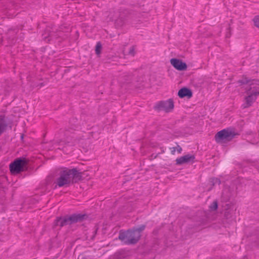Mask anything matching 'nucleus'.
I'll list each match as a JSON object with an SVG mask.
<instances>
[{
    "label": "nucleus",
    "mask_w": 259,
    "mask_h": 259,
    "mask_svg": "<svg viewBox=\"0 0 259 259\" xmlns=\"http://www.w3.org/2000/svg\"><path fill=\"white\" fill-rule=\"evenodd\" d=\"M83 172L79 171L76 168H64L59 172L56 184L59 187L69 186L83 180Z\"/></svg>",
    "instance_id": "obj_1"
},
{
    "label": "nucleus",
    "mask_w": 259,
    "mask_h": 259,
    "mask_svg": "<svg viewBox=\"0 0 259 259\" xmlns=\"http://www.w3.org/2000/svg\"><path fill=\"white\" fill-rule=\"evenodd\" d=\"M218 207V201L217 200L213 201V202L210 205L209 208L211 211H214L217 209Z\"/></svg>",
    "instance_id": "obj_18"
},
{
    "label": "nucleus",
    "mask_w": 259,
    "mask_h": 259,
    "mask_svg": "<svg viewBox=\"0 0 259 259\" xmlns=\"http://www.w3.org/2000/svg\"><path fill=\"white\" fill-rule=\"evenodd\" d=\"M77 122V119L76 118H73L72 120H70L69 122L70 126L68 127V128L66 131L65 134L67 135V132H71L72 133L73 131L76 130L79 126L77 124H75V123Z\"/></svg>",
    "instance_id": "obj_13"
},
{
    "label": "nucleus",
    "mask_w": 259,
    "mask_h": 259,
    "mask_svg": "<svg viewBox=\"0 0 259 259\" xmlns=\"http://www.w3.org/2000/svg\"><path fill=\"white\" fill-rule=\"evenodd\" d=\"M210 182L213 186L215 185H219L221 183V180L219 179L216 178H213L210 179Z\"/></svg>",
    "instance_id": "obj_19"
},
{
    "label": "nucleus",
    "mask_w": 259,
    "mask_h": 259,
    "mask_svg": "<svg viewBox=\"0 0 259 259\" xmlns=\"http://www.w3.org/2000/svg\"><path fill=\"white\" fill-rule=\"evenodd\" d=\"M135 48L134 46H132L130 48L128 54L134 56L135 55Z\"/></svg>",
    "instance_id": "obj_21"
},
{
    "label": "nucleus",
    "mask_w": 259,
    "mask_h": 259,
    "mask_svg": "<svg viewBox=\"0 0 259 259\" xmlns=\"http://www.w3.org/2000/svg\"><path fill=\"white\" fill-rule=\"evenodd\" d=\"M102 48V47L101 43L100 41L98 42L96 44L95 49V52L97 55L100 54L101 52Z\"/></svg>",
    "instance_id": "obj_17"
},
{
    "label": "nucleus",
    "mask_w": 259,
    "mask_h": 259,
    "mask_svg": "<svg viewBox=\"0 0 259 259\" xmlns=\"http://www.w3.org/2000/svg\"><path fill=\"white\" fill-rule=\"evenodd\" d=\"M172 149H173V150H171V153H172V154H174L175 152V151H176V148L174 147Z\"/></svg>",
    "instance_id": "obj_26"
},
{
    "label": "nucleus",
    "mask_w": 259,
    "mask_h": 259,
    "mask_svg": "<svg viewBox=\"0 0 259 259\" xmlns=\"http://www.w3.org/2000/svg\"><path fill=\"white\" fill-rule=\"evenodd\" d=\"M247 96L245 97L244 103L242 105V109H245L250 107L256 100L257 96L259 95V89H255L251 90V87L246 91Z\"/></svg>",
    "instance_id": "obj_6"
},
{
    "label": "nucleus",
    "mask_w": 259,
    "mask_h": 259,
    "mask_svg": "<svg viewBox=\"0 0 259 259\" xmlns=\"http://www.w3.org/2000/svg\"><path fill=\"white\" fill-rule=\"evenodd\" d=\"M87 218V215L85 214L81 213H74L64 217L57 218L54 222V227H62L68 225L82 222Z\"/></svg>",
    "instance_id": "obj_3"
},
{
    "label": "nucleus",
    "mask_w": 259,
    "mask_h": 259,
    "mask_svg": "<svg viewBox=\"0 0 259 259\" xmlns=\"http://www.w3.org/2000/svg\"><path fill=\"white\" fill-rule=\"evenodd\" d=\"M195 157L194 155L187 154L178 158L176 161L177 165H182L184 163L194 162Z\"/></svg>",
    "instance_id": "obj_9"
},
{
    "label": "nucleus",
    "mask_w": 259,
    "mask_h": 259,
    "mask_svg": "<svg viewBox=\"0 0 259 259\" xmlns=\"http://www.w3.org/2000/svg\"><path fill=\"white\" fill-rule=\"evenodd\" d=\"M172 149H173V150H171V153H172V154H174L175 152V151H176V148L174 147Z\"/></svg>",
    "instance_id": "obj_27"
},
{
    "label": "nucleus",
    "mask_w": 259,
    "mask_h": 259,
    "mask_svg": "<svg viewBox=\"0 0 259 259\" xmlns=\"http://www.w3.org/2000/svg\"><path fill=\"white\" fill-rule=\"evenodd\" d=\"M170 62L172 66L178 70L184 71L187 69V65L186 63L180 59L172 58L170 59Z\"/></svg>",
    "instance_id": "obj_8"
},
{
    "label": "nucleus",
    "mask_w": 259,
    "mask_h": 259,
    "mask_svg": "<svg viewBox=\"0 0 259 259\" xmlns=\"http://www.w3.org/2000/svg\"><path fill=\"white\" fill-rule=\"evenodd\" d=\"M250 82V81L249 79H248L246 77L243 78L242 79L239 80L238 81V82L241 84H247ZM251 82L250 83V85H253L254 84L259 85V80L253 79L251 81Z\"/></svg>",
    "instance_id": "obj_14"
},
{
    "label": "nucleus",
    "mask_w": 259,
    "mask_h": 259,
    "mask_svg": "<svg viewBox=\"0 0 259 259\" xmlns=\"http://www.w3.org/2000/svg\"><path fill=\"white\" fill-rule=\"evenodd\" d=\"M125 77H127V78L125 79L127 81H131L132 80V75L131 74H129L125 76Z\"/></svg>",
    "instance_id": "obj_23"
},
{
    "label": "nucleus",
    "mask_w": 259,
    "mask_h": 259,
    "mask_svg": "<svg viewBox=\"0 0 259 259\" xmlns=\"http://www.w3.org/2000/svg\"><path fill=\"white\" fill-rule=\"evenodd\" d=\"M80 140V138H78L76 136H73L71 137V139L69 140L68 138H67V143L69 144L70 146H74L77 143H78Z\"/></svg>",
    "instance_id": "obj_15"
},
{
    "label": "nucleus",
    "mask_w": 259,
    "mask_h": 259,
    "mask_svg": "<svg viewBox=\"0 0 259 259\" xmlns=\"http://www.w3.org/2000/svg\"><path fill=\"white\" fill-rule=\"evenodd\" d=\"M17 29H10L9 30V33H12L13 34H15L17 33Z\"/></svg>",
    "instance_id": "obj_22"
},
{
    "label": "nucleus",
    "mask_w": 259,
    "mask_h": 259,
    "mask_svg": "<svg viewBox=\"0 0 259 259\" xmlns=\"http://www.w3.org/2000/svg\"><path fill=\"white\" fill-rule=\"evenodd\" d=\"M23 138V135H22V136H21V138L22 139Z\"/></svg>",
    "instance_id": "obj_28"
},
{
    "label": "nucleus",
    "mask_w": 259,
    "mask_h": 259,
    "mask_svg": "<svg viewBox=\"0 0 259 259\" xmlns=\"http://www.w3.org/2000/svg\"><path fill=\"white\" fill-rule=\"evenodd\" d=\"M174 107V101L172 99L166 101L158 102L154 106V109L157 110H164L166 112L171 111Z\"/></svg>",
    "instance_id": "obj_7"
},
{
    "label": "nucleus",
    "mask_w": 259,
    "mask_h": 259,
    "mask_svg": "<svg viewBox=\"0 0 259 259\" xmlns=\"http://www.w3.org/2000/svg\"><path fill=\"white\" fill-rule=\"evenodd\" d=\"M238 134L234 130L227 128L224 129L219 132L215 136V139L217 142L222 141H230Z\"/></svg>",
    "instance_id": "obj_5"
},
{
    "label": "nucleus",
    "mask_w": 259,
    "mask_h": 259,
    "mask_svg": "<svg viewBox=\"0 0 259 259\" xmlns=\"http://www.w3.org/2000/svg\"><path fill=\"white\" fill-rule=\"evenodd\" d=\"M146 225H141L126 231L120 230L118 238L126 245L136 244L141 237V233L145 229Z\"/></svg>",
    "instance_id": "obj_2"
},
{
    "label": "nucleus",
    "mask_w": 259,
    "mask_h": 259,
    "mask_svg": "<svg viewBox=\"0 0 259 259\" xmlns=\"http://www.w3.org/2000/svg\"><path fill=\"white\" fill-rule=\"evenodd\" d=\"M28 161L23 157L16 159L10 165V170L12 174L16 175L27 169Z\"/></svg>",
    "instance_id": "obj_4"
},
{
    "label": "nucleus",
    "mask_w": 259,
    "mask_h": 259,
    "mask_svg": "<svg viewBox=\"0 0 259 259\" xmlns=\"http://www.w3.org/2000/svg\"><path fill=\"white\" fill-rule=\"evenodd\" d=\"M8 124L4 115H0V136L5 132Z\"/></svg>",
    "instance_id": "obj_12"
},
{
    "label": "nucleus",
    "mask_w": 259,
    "mask_h": 259,
    "mask_svg": "<svg viewBox=\"0 0 259 259\" xmlns=\"http://www.w3.org/2000/svg\"><path fill=\"white\" fill-rule=\"evenodd\" d=\"M254 25L259 28V15L256 16L253 19Z\"/></svg>",
    "instance_id": "obj_20"
},
{
    "label": "nucleus",
    "mask_w": 259,
    "mask_h": 259,
    "mask_svg": "<svg viewBox=\"0 0 259 259\" xmlns=\"http://www.w3.org/2000/svg\"><path fill=\"white\" fill-rule=\"evenodd\" d=\"M176 149L179 153H181L182 151V148L179 145L177 146V147H176Z\"/></svg>",
    "instance_id": "obj_24"
},
{
    "label": "nucleus",
    "mask_w": 259,
    "mask_h": 259,
    "mask_svg": "<svg viewBox=\"0 0 259 259\" xmlns=\"http://www.w3.org/2000/svg\"><path fill=\"white\" fill-rule=\"evenodd\" d=\"M119 16L116 20V24L118 26H122L128 17L129 13L127 10H123L119 12Z\"/></svg>",
    "instance_id": "obj_10"
},
{
    "label": "nucleus",
    "mask_w": 259,
    "mask_h": 259,
    "mask_svg": "<svg viewBox=\"0 0 259 259\" xmlns=\"http://www.w3.org/2000/svg\"><path fill=\"white\" fill-rule=\"evenodd\" d=\"M97 230L98 229H96L94 231V235L93 236V237H92V239H93V238L95 237L96 234H97Z\"/></svg>",
    "instance_id": "obj_25"
},
{
    "label": "nucleus",
    "mask_w": 259,
    "mask_h": 259,
    "mask_svg": "<svg viewBox=\"0 0 259 259\" xmlns=\"http://www.w3.org/2000/svg\"><path fill=\"white\" fill-rule=\"evenodd\" d=\"M193 94L192 91L187 88H183L178 92V96L181 98L187 97L190 98L192 97Z\"/></svg>",
    "instance_id": "obj_11"
},
{
    "label": "nucleus",
    "mask_w": 259,
    "mask_h": 259,
    "mask_svg": "<svg viewBox=\"0 0 259 259\" xmlns=\"http://www.w3.org/2000/svg\"><path fill=\"white\" fill-rule=\"evenodd\" d=\"M54 32L53 31H51L49 29H47L44 34H42L43 38L44 39H46L48 37L50 38L51 39L54 38L55 36H54Z\"/></svg>",
    "instance_id": "obj_16"
}]
</instances>
